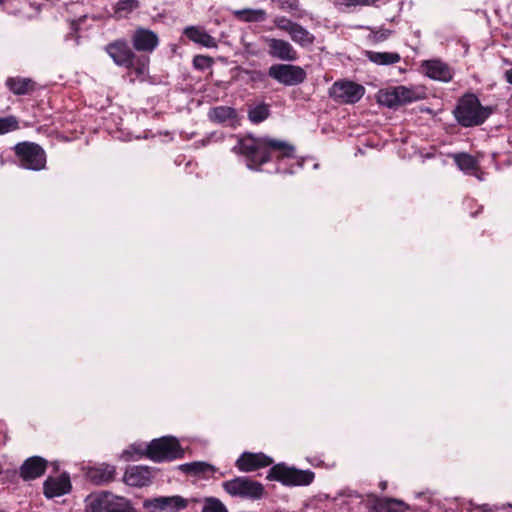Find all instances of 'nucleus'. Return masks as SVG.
Instances as JSON below:
<instances>
[{
	"mask_svg": "<svg viewBox=\"0 0 512 512\" xmlns=\"http://www.w3.org/2000/svg\"><path fill=\"white\" fill-rule=\"evenodd\" d=\"M386 485H387L386 482H381V484H380L381 489L384 490L386 488Z\"/></svg>",
	"mask_w": 512,
	"mask_h": 512,
	"instance_id": "44",
	"label": "nucleus"
},
{
	"mask_svg": "<svg viewBox=\"0 0 512 512\" xmlns=\"http://www.w3.org/2000/svg\"><path fill=\"white\" fill-rule=\"evenodd\" d=\"M267 479L279 481L285 486H306L313 482L314 473L310 470H299L280 463L269 470Z\"/></svg>",
	"mask_w": 512,
	"mask_h": 512,
	"instance_id": "4",
	"label": "nucleus"
},
{
	"mask_svg": "<svg viewBox=\"0 0 512 512\" xmlns=\"http://www.w3.org/2000/svg\"><path fill=\"white\" fill-rule=\"evenodd\" d=\"M390 32L388 30H379V31H375V32H372V34L370 35V39L373 41V42H381V41H384L388 38Z\"/></svg>",
	"mask_w": 512,
	"mask_h": 512,
	"instance_id": "38",
	"label": "nucleus"
},
{
	"mask_svg": "<svg viewBox=\"0 0 512 512\" xmlns=\"http://www.w3.org/2000/svg\"><path fill=\"white\" fill-rule=\"evenodd\" d=\"M47 461L39 456L28 458L20 468V475L24 480H33L42 476L46 470Z\"/></svg>",
	"mask_w": 512,
	"mask_h": 512,
	"instance_id": "17",
	"label": "nucleus"
},
{
	"mask_svg": "<svg viewBox=\"0 0 512 512\" xmlns=\"http://www.w3.org/2000/svg\"><path fill=\"white\" fill-rule=\"evenodd\" d=\"M505 79L508 83L512 84V68L505 71Z\"/></svg>",
	"mask_w": 512,
	"mask_h": 512,
	"instance_id": "40",
	"label": "nucleus"
},
{
	"mask_svg": "<svg viewBox=\"0 0 512 512\" xmlns=\"http://www.w3.org/2000/svg\"><path fill=\"white\" fill-rule=\"evenodd\" d=\"M115 468L112 465L102 464L98 467L91 468L88 471V477L96 484L108 482L113 479Z\"/></svg>",
	"mask_w": 512,
	"mask_h": 512,
	"instance_id": "24",
	"label": "nucleus"
},
{
	"mask_svg": "<svg viewBox=\"0 0 512 512\" xmlns=\"http://www.w3.org/2000/svg\"><path fill=\"white\" fill-rule=\"evenodd\" d=\"M292 41L301 45L309 46L314 42V36L306 28L296 23L289 34Z\"/></svg>",
	"mask_w": 512,
	"mask_h": 512,
	"instance_id": "28",
	"label": "nucleus"
},
{
	"mask_svg": "<svg viewBox=\"0 0 512 512\" xmlns=\"http://www.w3.org/2000/svg\"><path fill=\"white\" fill-rule=\"evenodd\" d=\"M148 64L149 58L146 56L133 57L132 64L127 66L129 69V75L131 77V81L135 80H145L148 74Z\"/></svg>",
	"mask_w": 512,
	"mask_h": 512,
	"instance_id": "22",
	"label": "nucleus"
},
{
	"mask_svg": "<svg viewBox=\"0 0 512 512\" xmlns=\"http://www.w3.org/2000/svg\"><path fill=\"white\" fill-rule=\"evenodd\" d=\"M19 128V123L16 117L8 116L0 118V135L15 131Z\"/></svg>",
	"mask_w": 512,
	"mask_h": 512,
	"instance_id": "35",
	"label": "nucleus"
},
{
	"mask_svg": "<svg viewBox=\"0 0 512 512\" xmlns=\"http://www.w3.org/2000/svg\"><path fill=\"white\" fill-rule=\"evenodd\" d=\"M273 23L278 29L285 31L288 34H290L291 30L293 29L294 25L296 24V22H293L292 20H290L289 18H286L284 16L275 17L273 20Z\"/></svg>",
	"mask_w": 512,
	"mask_h": 512,
	"instance_id": "36",
	"label": "nucleus"
},
{
	"mask_svg": "<svg viewBox=\"0 0 512 512\" xmlns=\"http://www.w3.org/2000/svg\"><path fill=\"white\" fill-rule=\"evenodd\" d=\"M14 150L22 168L39 171L45 167L46 155L38 144L22 142L16 144Z\"/></svg>",
	"mask_w": 512,
	"mask_h": 512,
	"instance_id": "5",
	"label": "nucleus"
},
{
	"mask_svg": "<svg viewBox=\"0 0 512 512\" xmlns=\"http://www.w3.org/2000/svg\"><path fill=\"white\" fill-rule=\"evenodd\" d=\"M4 4V1L3 0H0V5H3Z\"/></svg>",
	"mask_w": 512,
	"mask_h": 512,
	"instance_id": "46",
	"label": "nucleus"
},
{
	"mask_svg": "<svg viewBox=\"0 0 512 512\" xmlns=\"http://www.w3.org/2000/svg\"><path fill=\"white\" fill-rule=\"evenodd\" d=\"M6 86L15 95H24L34 89V82L29 78L10 77L6 80Z\"/></svg>",
	"mask_w": 512,
	"mask_h": 512,
	"instance_id": "25",
	"label": "nucleus"
},
{
	"mask_svg": "<svg viewBox=\"0 0 512 512\" xmlns=\"http://www.w3.org/2000/svg\"><path fill=\"white\" fill-rule=\"evenodd\" d=\"M422 69L424 73L431 79L449 82L453 73L451 68L441 60H427L422 63Z\"/></svg>",
	"mask_w": 512,
	"mask_h": 512,
	"instance_id": "14",
	"label": "nucleus"
},
{
	"mask_svg": "<svg viewBox=\"0 0 512 512\" xmlns=\"http://www.w3.org/2000/svg\"><path fill=\"white\" fill-rule=\"evenodd\" d=\"M263 42L268 47V54L283 61H295L298 57L296 50L286 40L272 37H262Z\"/></svg>",
	"mask_w": 512,
	"mask_h": 512,
	"instance_id": "11",
	"label": "nucleus"
},
{
	"mask_svg": "<svg viewBox=\"0 0 512 512\" xmlns=\"http://www.w3.org/2000/svg\"><path fill=\"white\" fill-rule=\"evenodd\" d=\"M374 508L378 512H405L409 506L399 499L382 498L375 501Z\"/></svg>",
	"mask_w": 512,
	"mask_h": 512,
	"instance_id": "23",
	"label": "nucleus"
},
{
	"mask_svg": "<svg viewBox=\"0 0 512 512\" xmlns=\"http://www.w3.org/2000/svg\"><path fill=\"white\" fill-rule=\"evenodd\" d=\"M211 63H212V60L208 56L197 55L193 59V64H194L195 68L200 69V70H204V69L208 68L211 65Z\"/></svg>",
	"mask_w": 512,
	"mask_h": 512,
	"instance_id": "37",
	"label": "nucleus"
},
{
	"mask_svg": "<svg viewBox=\"0 0 512 512\" xmlns=\"http://www.w3.org/2000/svg\"><path fill=\"white\" fill-rule=\"evenodd\" d=\"M453 159L460 170L465 173H471L477 169V160L467 153L454 154Z\"/></svg>",
	"mask_w": 512,
	"mask_h": 512,
	"instance_id": "29",
	"label": "nucleus"
},
{
	"mask_svg": "<svg viewBox=\"0 0 512 512\" xmlns=\"http://www.w3.org/2000/svg\"><path fill=\"white\" fill-rule=\"evenodd\" d=\"M110 512H137L133 507L131 506H124L122 507L120 504L116 506L113 510Z\"/></svg>",
	"mask_w": 512,
	"mask_h": 512,
	"instance_id": "39",
	"label": "nucleus"
},
{
	"mask_svg": "<svg viewBox=\"0 0 512 512\" xmlns=\"http://www.w3.org/2000/svg\"><path fill=\"white\" fill-rule=\"evenodd\" d=\"M120 498L110 492L92 493L85 499L87 512H110L119 505Z\"/></svg>",
	"mask_w": 512,
	"mask_h": 512,
	"instance_id": "10",
	"label": "nucleus"
},
{
	"mask_svg": "<svg viewBox=\"0 0 512 512\" xmlns=\"http://www.w3.org/2000/svg\"><path fill=\"white\" fill-rule=\"evenodd\" d=\"M365 89L363 86L352 81H337L329 89V95L334 100L353 104L358 102L364 95Z\"/></svg>",
	"mask_w": 512,
	"mask_h": 512,
	"instance_id": "8",
	"label": "nucleus"
},
{
	"mask_svg": "<svg viewBox=\"0 0 512 512\" xmlns=\"http://www.w3.org/2000/svg\"><path fill=\"white\" fill-rule=\"evenodd\" d=\"M132 452L131 450H125L123 453H122V457L125 459V460H130L132 458Z\"/></svg>",
	"mask_w": 512,
	"mask_h": 512,
	"instance_id": "41",
	"label": "nucleus"
},
{
	"mask_svg": "<svg viewBox=\"0 0 512 512\" xmlns=\"http://www.w3.org/2000/svg\"><path fill=\"white\" fill-rule=\"evenodd\" d=\"M184 34L191 41L198 43L206 48H216L217 47V42H216L215 38H213L205 30H203L199 27H195V26L187 27L184 30Z\"/></svg>",
	"mask_w": 512,
	"mask_h": 512,
	"instance_id": "21",
	"label": "nucleus"
},
{
	"mask_svg": "<svg viewBox=\"0 0 512 512\" xmlns=\"http://www.w3.org/2000/svg\"><path fill=\"white\" fill-rule=\"evenodd\" d=\"M481 512H492V510L488 507V505H483L480 507Z\"/></svg>",
	"mask_w": 512,
	"mask_h": 512,
	"instance_id": "42",
	"label": "nucleus"
},
{
	"mask_svg": "<svg viewBox=\"0 0 512 512\" xmlns=\"http://www.w3.org/2000/svg\"><path fill=\"white\" fill-rule=\"evenodd\" d=\"M234 16L243 22H263L267 19V13L263 9H241L233 12Z\"/></svg>",
	"mask_w": 512,
	"mask_h": 512,
	"instance_id": "27",
	"label": "nucleus"
},
{
	"mask_svg": "<svg viewBox=\"0 0 512 512\" xmlns=\"http://www.w3.org/2000/svg\"><path fill=\"white\" fill-rule=\"evenodd\" d=\"M137 454L142 455L143 453L141 451H136Z\"/></svg>",
	"mask_w": 512,
	"mask_h": 512,
	"instance_id": "45",
	"label": "nucleus"
},
{
	"mask_svg": "<svg viewBox=\"0 0 512 512\" xmlns=\"http://www.w3.org/2000/svg\"><path fill=\"white\" fill-rule=\"evenodd\" d=\"M366 56L371 62L377 65H392L401 60V57L397 52L367 51Z\"/></svg>",
	"mask_w": 512,
	"mask_h": 512,
	"instance_id": "26",
	"label": "nucleus"
},
{
	"mask_svg": "<svg viewBox=\"0 0 512 512\" xmlns=\"http://www.w3.org/2000/svg\"><path fill=\"white\" fill-rule=\"evenodd\" d=\"M273 460L263 453L244 452L237 460L236 467L242 472H251L262 467H267Z\"/></svg>",
	"mask_w": 512,
	"mask_h": 512,
	"instance_id": "12",
	"label": "nucleus"
},
{
	"mask_svg": "<svg viewBox=\"0 0 512 512\" xmlns=\"http://www.w3.org/2000/svg\"><path fill=\"white\" fill-rule=\"evenodd\" d=\"M269 116L268 106L265 104L251 108L248 112L249 120L253 123H260Z\"/></svg>",
	"mask_w": 512,
	"mask_h": 512,
	"instance_id": "33",
	"label": "nucleus"
},
{
	"mask_svg": "<svg viewBox=\"0 0 512 512\" xmlns=\"http://www.w3.org/2000/svg\"><path fill=\"white\" fill-rule=\"evenodd\" d=\"M132 42L136 50L152 52L158 45V36L151 30L139 28L134 32Z\"/></svg>",
	"mask_w": 512,
	"mask_h": 512,
	"instance_id": "15",
	"label": "nucleus"
},
{
	"mask_svg": "<svg viewBox=\"0 0 512 512\" xmlns=\"http://www.w3.org/2000/svg\"><path fill=\"white\" fill-rule=\"evenodd\" d=\"M202 512H228V509L218 498L207 497L203 500Z\"/></svg>",
	"mask_w": 512,
	"mask_h": 512,
	"instance_id": "32",
	"label": "nucleus"
},
{
	"mask_svg": "<svg viewBox=\"0 0 512 512\" xmlns=\"http://www.w3.org/2000/svg\"><path fill=\"white\" fill-rule=\"evenodd\" d=\"M144 508L149 512H179L188 506V500L179 495L146 499Z\"/></svg>",
	"mask_w": 512,
	"mask_h": 512,
	"instance_id": "9",
	"label": "nucleus"
},
{
	"mask_svg": "<svg viewBox=\"0 0 512 512\" xmlns=\"http://www.w3.org/2000/svg\"><path fill=\"white\" fill-rule=\"evenodd\" d=\"M106 52L118 66L127 67L132 64L135 54L126 41L118 40L106 46Z\"/></svg>",
	"mask_w": 512,
	"mask_h": 512,
	"instance_id": "13",
	"label": "nucleus"
},
{
	"mask_svg": "<svg viewBox=\"0 0 512 512\" xmlns=\"http://www.w3.org/2000/svg\"><path fill=\"white\" fill-rule=\"evenodd\" d=\"M491 113L492 108L482 106L479 99L473 94L464 95L454 110L457 122L463 127L481 125Z\"/></svg>",
	"mask_w": 512,
	"mask_h": 512,
	"instance_id": "2",
	"label": "nucleus"
},
{
	"mask_svg": "<svg viewBox=\"0 0 512 512\" xmlns=\"http://www.w3.org/2000/svg\"><path fill=\"white\" fill-rule=\"evenodd\" d=\"M179 469L186 474L198 476L201 478L208 479L214 475L217 471V468L213 465L203 462V461H195L190 463H185L179 466Z\"/></svg>",
	"mask_w": 512,
	"mask_h": 512,
	"instance_id": "19",
	"label": "nucleus"
},
{
	"mask_svg": "<svg viewBox=\"0 0 512 512\" xmlns=\"http://www.w3.org/2000/svg\"><path fill=\"white\" fill-rule=\"evenodd\" d=\"M138 7V0H120L116 3L115 14L118 18H124Z\"/></svg>",
	"mask_w": 512,
	"mask_h": 512,
	"instance_id": "31",
	"label": "nucleus"
},
{
	"mask_svg": "<svg viewBox=\"0 0 512 512\" xmlns=\"http://www.w3.org/2000/svg\"><path fill=\"white\" fill-rule=\"evenodd\" d=\"M397 98L399 100V106L406 103H411L417 99L416 92L405 86L395 87Z\"/></svg>",
	"mask_w": 512,
	"mask_h": 512,
	"instance_id": "34",
	"label": "nucleus"
},
{
	"mask_svg": "<svg viewBox=\"0 0 512 512\" xmlns=\"http://www.w3.org/2000/svg\"><path fill=\"white\" fill-rule=\"evenodd\" d=\"M377 101L379 104L388 108L399 106V100L397 98L395 87L380 90L377 94Z\"/></svg>",
	"mask_w": 512,
	"mask_h": 512,
	"instance_id": "30",
	"label": "nucleus"
},
{
	"mask_svg": "<svg viewBox=\"0 0 512 512\" xmlns=\"http://www.w3.org/2000/svg\"><path fill=\"white\" fill-rule=\"evenodd\" d=\"M268 75L285 86H295L306 79L303 68L290 64H274L270 66Z\"/></svg>",
	"mask_w": 512,
	"mask_h": 512,
	"instance_id": "7",
	"label": "nucleus"
},
{
	"mask_svg": "<svg viewBox=\"0 0 512 512\" xmlns=\"http://www.w3.org/2000/svg\"><path fill=\"white\" fill-rule=\"evenodd\" d=\"M209 119L218 124L234 125L237 120L235 109L228 106H217L211 108L208 112Z\"/></svg>",
	"mask_w": 512,
	"mask_h": 512,
	"instance_id": "20",
	"label": "nucleus"
},
{
	"mask_svg": "<svg viewBox=\"0 0 512 512\" xmlns=\"http://www.w3.org/2000/svg\"><path fill=\"white\" fill-rule=\"evenodd\" d=\"M182 453L179 443L174 437L155 439L146 449L147 456L155 462L176 459L181 457Z\"/></svg>",
	"mask_w": 512,
	"mask_h": 512,
	"instance_id": "6",
	"label": "nucleus"
},
{
	"mask_svg": "<svg viewBox=\"0 0 512 512\" xmlns=\"http://www.w3.org/2000/svg\"><path fill=\"white\" fill-rule=\"evenodd\" d=\"M350 498L352 499V501H356L358 503H361V497L358 496V495L350 496Z\"/></svg>",
	"mask_w": 512,
	"mask_h": 512,
	"instance_id": "43",
	"label": "nucleus"
},
{
	"mask_svg": "<svg viewBox=\"0 0 512 512\" xmlns=\"http://www.w3.org/2000/svg\"><path fill=\"white\" fill-rule=\"evenodd\" d=\"M152 479V471L146 466H134L126 470L124 480L134 487L147 486Z\"/></svg>",
	"mask_w": 512,
	"mask_h": 512,
	"instance_id": "18",
	"label": "nucleus"
},
{
	"mask_svg": "<svg viewBox=\"0 0 512 512\" xmlns=\"http://www.w3.org/2000/svg\"><path fill=\"white\" fill-rule=\"evenodd\" d=\"M43 486L44 494L47 498L62 496L71 489L70 479L67 475H61L56 478L49 477Z\"/></svg>",
	"mask_w": 512,
	"mask_h": 512,
	"instance_id": "16",
	"label": "nucleus"
},
{
	"mask_svg": "<svg viewBox=\"0 0 512 512\" xmlns=\"http://www.w3.org/2000/svg\"><path fill=\"white\" fill-rule=\"evenodd\" d=\"M232 150L246 157L249 169H257L260 165L268 162L271 158V151L279 152L281 157L288 158L294 154V147L284 141L251 136L239 138Z\"/></svg>",
	"mask_w": 512,
	"mask_h": 512,
	"instance_id": "1",
	"label": "nucleus"
},
{
	"mask_svg": "<svg viewBox=\"0 0 512 512\" xmlns=\"http://www.w3.org/2000/svg\"><path fill=\"white\" fill-rule=\"evenodd\" d=\"M223 490L231 497L259 500L264 495V486L245 476L235 477L222 483Z\"/></svg>",
	"mask_w": 512,
	"mask_h": 512,
	"instance_id": "3",
	"label": "nucleus"
}]
</instances>
